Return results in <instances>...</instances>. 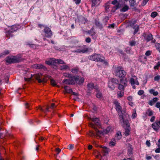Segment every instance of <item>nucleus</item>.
I'll return each instance as SVG.
<instances>
[{
	"label": "nucleus",
	"instance_id": "obj_51",
	"mask_svg": "<svg viewBox=\"0 0 160 160\" xmlns=\"http://www.w3.org/2000/svg\"><path fill=\"white\" fill-rule=\"evenodd\" d=\"M146 145L148 147H149L151 145V143L150 141L147 140L146 142Z\"/></svg>",
	"mask_w": 160,
	"mask_h": 160
},
{
	"label": "nucleus",
	"instance_id": "obj_45",
	"mask_svg": "<svg viewBox=\"0 0 160 160\" xmlns=\"http://www.w3.org/2000/svg\"><path fill=\"white\" fill-rule=\"evenodd\" d=\"M151 51L149 50L147 51L145 53V55L146 56H149L151 54Z\"/></svg>",
	"mask_w": 160,
	"mask_h": 160
},
{
	"label": "nucleus",
	"instance_id": "obj_19",
	"mask_svg": "<svg viewBox=\"0 0 160 160\" xmlns=\"http://www.w3.org/2000/svg\"><path fill=\"white\" fill-rule=\"evenodd\" d=\"M120 83L127 86L128 84V80L126 78H122L120 80Z\"/></svg>",
	"mask_w": 160,
	"mask_h": 160
},
{
	"label": "nucleus",
	"instance_id": "obj_3",
	"mask_svg": "<svg viewBox=\"0 0 160 160\" xmlns=\"http://www.w3.org/2000/svg\"><path fill=\"white\" fill-rule=\"evenodd\" d=\"M111 3L115 6L113 7V9L117 10L120 8L122 9L121 10H128V7L125 3L124 0H121L118 2L117 0H114Z\"/></svg>",
	"mask_w": 160,
	"mask_h": 160
},
{
	"label": "nucleus",
	"instance_id": "obj_47",
	"mask_svg": "<svg viewBox=\"0 0 160 160\" xmlns=\"http://www.w3.org/2000/svg\"><path fill=\"white\" fill-rule=\"evenodd\" d=\"M148 0H143L142 3V6L145 5V4H146Z\"/></svg>",
	"mask_w": 160,
	"mask_h": 160
},
{
	"label": "nucleus",
	"instance_id": "obj_6",
	"mask_svg": "<svg viewBox=\"0 0 160 160\" xmlns=\"http://www.w3.org/2000/svg\"><path fill=\"white\" fill-rule=\"evenodd\" d=\"M21 57L20 55L15 56H9L6 59V61L8 63H15L20 62L21 61Z\"/></svg>",
	"mask_w": 160,
	"mask_h": 160
},
{
	"label": "nucleus",
	"instance_id": "obj_32",
	"mask_svg": "<svg viewBox=\"0 0 160 160\" xmlns=\"http://www.w3.org/2000/svg\"><path fill=\"white\" fill-rule=\"evenodd\" d=\"M137 115L136 111L135 110L133 111L132 113V119H134L137 117Z\"/></svg>",
	"mask_w": 160,
	"mask_h": 160
},
{
	"label": "nucleus",
	"instance_id": "obj_63",
	"mask_svg": "<svg viewBox=\"0 0 160 160\" xmlns=\"http://www.w3.org/2000/svg\"><path fill=\"white\" fill-rule=\"evenodd\" d=\"M56 106H55V104L54 103H52L51 105V106L50 107V108H54Z\"/></svg>",
	"mask_w": 160,
	"mask_h": 160
},
{
	"label": "nucleus",
	"instance_id": "obj_36",
	"mask_svg": "<svg viewBox=\"0 0 160 160\" xmlns=\"http://www.w3.org/2000/svg\"><path fill=\"white\" fill-rule=\"evenodd\" d=\"M63 75L65 77H68L69 78H73L71 75L70 74L68 73H63Z\"/></svg>",
	"mask_w": 160,
	"mask_h": 160
},
{
	"label": "nucleus",
	"instance_id": "obj_33",
	"mask_svg": "<svg viewBox=\"0 0 160 160\" xmlns=\"http://www.w3.org/2000/svg\"><path fill=\"white\" fill-rule=\"evenodd\" d=\"M87 86L89 90L93 89L94 88L93 84L92 83H90L88 84Z\"/></svg>",
	"mask_w": 160,
	"mask_h": 160
},
{
	"label": "nucleus",
	"instance_id": "obj_5",
	"mask_svg": "<svg viewBox=\"0 0 160 160\" xmlns=\"http://www.w3.org/2000/svg\"><path fill=\"white\" fill-rule=\"evenodd\" d=\"M89 58L93 61L103 62L105 65L107 64V62L104 60V58L99 54H95L90 56Z\"/></svg>",
	"mask_w": 160,
	"mask_h": 160
},
{
	"label": "nucleus",
	"instance_id": "obj_4",
	"mask_svg": "<svg viewBox=\"0 0 160 160\" xmlns=\"http://www.w3.org/2000/svg\"><path fill=\"white\" fill-rule=\"evenodd\" d=\"M113 73L119 78H124L126 75V72L122 70V67H118L113 69Z\"/></svg>",
	"mask_w": 160,
	"mask_h": 160
},
{
	"label": "nucleus",
	"instance_id": "obj_57",
	"mask_svg": "<svg viewBox=\"0 0 160 160\" xmlns=\"http://www.w3.org/2000/svg\"><path fill=\"white\" fill-rule=\"evenodd\" d=\"M158 100V99L157 98H154L152 100V101H153V103H155V102H156Z\"/></svg>",
	"mask_w": 160,
	"mask_h": 160
},
{
	"label": "nucleus",
	"instance_id": "obj_28",
	"mask_svg": "<svg viewBox=\"0 0 160 160\" xmlns=\"http://www.w3.org/2000/svg\"><path fill=\"white\" fill-rule=\"evenodd\" d=\"M64 89L65 92L67 93H71L72 92V90L67 87H64Z\"/></svg>",
	"mask_w": 160,
	"mask_h": 160
},
{
	"label": "nucleus",
	"instance_id": "obj_58",
	"mask_svg": "<svg viewBox=\"0 0 160 160\" xmlns=\"http://www.w3.org/2000/svg\"><path fill=\"white\" fill-rule=\"evenodd\" d=\"M56 151L57 152V154H58L61 151V150L59 148H57L56 149Z\"/></svg>",
	"mask_w": 160,
	"mask_h": 160
},
{
	"label": "nucleus",
	"instance_id": "obj_42",
	"mask_svg": "<svg viewBox=\"0 0 160 160\" xmlns=\"http://www.w3.org/2000/svg\"><path fill=\"white\" fill-rule=\"evenodd\" d=\"M155 47L159 52H160V44L158 43H156Z\"/></svg>",
	"mask_w": 160,
	"mask_h": 160
},
{
	"label": "nucleus",
	"instance_id": "obj_55",
	"mask_svg": "<svg viewBox=\"0 0 160 160\" xmlns=\"http://www.w3.org/2000/svg\"><path fill=\"white\" fill-rule=\"evenodd\" d=\"M74 1L76 4H78L80 3L81 0H74Z\"/></svg>",
	"mask_w": 160,
	"mask_h": 160
},
{
	"label": "nucleus",
	"instance_id": "obj_52",
	"mask_svg": "<svg viewBox=\"0 0 160 160\" xmlns=\"http://www.w3.org/2000/svg\"><path fill=\"white\" fill-rule=\"evenodd\" d=\"M92 7L95 6L96 4V0H92Z\"/></svg>",
	"mask_w": 160,
	"mask_h": 160
},
{
	"label": "nucleus",
	"instance_id": "obj_50",
	"mask_svg": "<svg viewBox=\"0 0 160 160\" xmlns=\"http://www.w3.org/2000/svg\"><path fill=\"white\" fill-rule=\"evenodd\" d=\"M144 92L142 90H140L138 92V94L139 95H142Z\"/></svg>",
	"mask_w": 160,
	"mask_h": 160
},
{
	"label": "nucleus",
	"instance_id": "obj_22",
	"mask_svg": "<svg viewBox=\"0 0 160 160\" xmlns=\"http://www.w3.org/2000/svg\"><path fill=\"white\" fill-rule=\"evenodd\" d=\"M130 127L128 128H125V131L124 132V134L125 136H128L130 133Z\"/></svg>",
	"mask_w": 160,
	"mask_h": 160
},
{
	"label": "nucleus",
	"instance_id": "obj_64",
	"mask_svg": "<svg viewBox=\"0 0 160 160\" xmlns=\"http://www.w3.org/2000/svg\"><path fill=\"white\" fill-rule=\"evenodd\" d=\"M9 53V51H6L3 52V54L6 55H7V54H8Z\"/></svg>",
	"mask_w": 160,
	"mask_h": 160
},
{
	"label": "nucleus",
	"instance_id": "obj_43",
	"mask_svg": "<svg viewBox=\"0 0 160 160\" xmlns=\"http://www.w3.org/2000/svg\"><path fill=\"white\" fill-rule=\"evenodd\" d=\"M78 70L76 68L73 69L72 70V72L74 74L77 73H78Z\"/></svg>",
	"mask_w": 160,
	"mask_h": 160
},
{
	"label": "nucleus",
	"instance_id": "obj_25",
	"mask_svg": "<svg viewBox=\"0 0 160 160\" xmlns=\"http://www.w3.org/2000/svg\"><path fill=\"white\" fill-rule=\"evenodd\" d=\"M55 66L58 64H64V62L61 59H55Z\"/></svg>",
	"mask_w": 160,
	"mask_h": 160
},
{
	"label": "nucleus",
	"instance_id": "obj_17",
	"mask_svg": "<svg viewBox=\"0 0 160 160\" xmlns=\"http://www.w3.org/2000/svg\"><path fill=\"white\" fill-rule=\"evenodd\" d=\"M129 2L130 6V9H135L137 6L135 3V0H129Z\"/></svg>",
	"mask_w": 160,
	"mask_h": 160
},
{
	"label": "nucleus",
	"instance_id": "obj_14",
	"mask_svg": "<svg viewBox=\"0 0 160 160\" xmlns=\"http://www.w3.org/2000/svg\"><path fill=\"white\" fill-rule=\"evenodd\" d=\"M153 129L155 131H158L160 128V120L156 121L152 124Z\"/></svg>",
	"mask_w": 160,
	"mask_h": 160
},
{
	"label": "nucleus",
	"instance_id": "obj_56",
	"mask_svg": "<svg viewBox=\"0 0 160 160\" xmlns=\"http://www.w3.org/2000/svg\"><path fill=\"white\" fill-rule=\"evenodd\" d=\"M128 104L129 105L132 107L134 105L132 101L129 102Z\"/></svg>",
	"mask_w": 160,
	"mask_h": 160
},
{
	"label": "nucleus",
	"instance_id": "obj_62",
	"mask_svg": "<svg viewBox=\"0 0 160 160\" xmlns=\"http://www.w3.org/2000/svg\"><path fill=\"white\" fill-rule=\"evenodd\" d=\"M146 158L147 160H149L152 158V157L150 156H147L146 157Z\"/></svg>",
	"mask_w": 160,
	"mask_h": 160
},
{
	"label": "nucleus",
	"instance_id": "obj_26",
	"mask_svg": "<svg viewBox=\"0 0 160 160\" xmlns=\"http://www.w3.org/2000/svg\"><path fill=\"white\" fill-rule=\"evenodd\" d=\"M61 70H69L70 69V67L67 65H63L62 66L60 67Z\"/></svg>",
	"mask_w": 160,
	"mask_h": 160
},
{
	"label": "nucleus",
	"instance_id": "obj_30",
	"mask_svg": "<svg viewBox=\"0 0 160 160\" xmlns=\"http://www.w3.org/2000/svg\"><path fill=\"white\" fill-rule=\"evenodd\" d=\"M139 27L138 25H135L133 28V29H134V31L133 33L134 34L137 33L138 31Z\"/></svg>",
	"mask_w": 160,
	"mask_h": 160
},
{
	"label": "nucleus",
	"instance_id": "obj_54",
	"mask_svg": "<svg viewBox=\"0 0 160 160\" xmlns=\"http://www.w3.org/2000/svg\"><path fill=\"white\" fill-rule=\"evenodd\" d=\"M155 152L156 153H158L160 152V148H158L155 150Z\"/></svg>",
	"mask_w": 160,
	"mask_h": 160
},
{
	"label": "nucleus",
	"instance_id": "obj_18",
	"mask_svg": "<svg viewBox=\"0 0 160 160\" xmlns=\"http://www.w3.org/2000/svg\"><path fill=\"white\" fill-rule=\"evenodd\" d=\"M122 138V135L121 134V132L120 131H118L117 132L116 136L114 138L116 140H118L121 138Z\"/></svg>",
	"mask_w": 160,
	"mask_h": 160
},
{
	"label": "nucleus",
	"instance_id": "obj_11",
	"mask_svg": "<svg viewBox=\"0 0 160 160\" xmlns=\"http://www.w3.org/2000/svg\"><path fill=\"white\" fill-rule=\"evenodd\" d=\"M120 117L121 118L120 120V122L122 125L125 128L130 127V124L128 121L124 120L122 116Z\"/></svg>",
	"mask_w": 160,
	"mask_h": 160
},
{
	"label": "nucleus",
	"instance_id": "obj_60",
	"mask_svg": "<svg viewBox=\"0 0 160 160\" xmlns=\"http://www.w3.org/2000/svg\"><path fill=\"white\" fill-rule=\"evenodd\" d=\"M156 106L158 108H160V102H158L156 104Z\"/></svg>",
	"mask_w": 160,
	"mask_h": 160
},
{
	"label": "nucleus",
	"instance_id": "obj_34",
	"mask_svg": "<svg viewBox=\"0 0 160 160\" xmlns=\"http://www.w3.org/2000/svg\"><path fill=\"white\" fill-rule=\"evenodd\" d=\"M131 46H135L137 43V42L134 40H131L129 42Z\"/></svg>",
	"mask_w": 160,
	"mask_h": 160
},
{
	"label": "nucleus",
	"instance_id": "obj_61",
	"mask_svg": "<svg viewBox=\"0 0 160 160\" xmlns=\"http://www.w3.org/2000/svg\"><path fill=\"white\" fill-rule=\"evenodd\" d=\"M155 117L154 116L152 117L150 119V121L151 122H153L154 120Z\"/></svg>",
	"mask_w": 160,
	"mask_h": 160
},
{
	"label": "nucleus",
	"instance_id": "obj_20",
	"mask_svg": "<svg viewBox=\"0 0 160 160\" xmlns=\"http://www.w3.org/2000/svg\"><path fill=\"white\" fill-rule=\"evenodd\" d=\"M100 147L102 148V151L104 153V155H105L106 154H107L109 151V149L105 146H101Z\"/></svg>",
	"mask_w": 160,
	"mask_h": 160
},
{
	"label": "nucleus",
	"instance_id": "obj_23",
	"mask_svg": "<svg viewBox=\"0 0 160 160\" xmlns=\"http://www.w3.org/2000/svg\"><path fill=\"white\" fill-rule=\"evenodd\" d=\"M33 67V68L36 69H41L44 68V66L42 64H34Z\"/></svg>",
	"mask_w": 160,
	"mask_h": 160
},
{
	"label": "nucleus",
	"instance_id": "obj_53",
	"mask_svg": "<svg viewBox=\"0 0 160 160\" xmlns=\"http://www.w3.org/2000/svg\"><path fill=\"white\" fill-rule=\"evenodd\" d=\"M85 41L86 42L88 43H89L91 42V39L89 38H87L86 40Z\"/></svg>",
	"mask_w": 160,
	"mask_h": 160
},
{
	"label": "nucleus",
	"instance_id": "obj_27",
	"mask_svg": "<svg viewBox=\"0 0 160 160\" xmlns=\"http://www.w3.org/2000/svg\"><path fill=\"white\" fill-rule=\"evenodd\" d=\"M126 86L119 83L118 86V89L120 90H123Z\"/></svg>",
	"mask_w": 160,
	"mask_h": 160
},
{
	"label": "nucleus",
	"instance_id": "obj_49",
	"mask_svg": "<svg viewBox=\"0 0 160 160\" xmlns=\"http://www.w3.org/2000/svg\"><path fill=\"white\" fill-rule=\"evenodd\" d=\"M96 96L98 98H100L102 97V94L100 92H98Z\"/></svg>",
	"mask_w": 160,
	"mask_h": 160
},
{
	"label": "nucleus",
	"instance_id": "obj_31",
	"mask_svg": "<svg viewBox=\"0 0 160 160\" xmlns=\"http://www.w3.org/2000/svg\"><path fill=\"white\" fill-rule=\"evenodd\" d=\"M124 92L122 91L118 92L117 93L118 96L119 98L122 97L124 95Z\"/></svg>",
	"mask_w": 160,
	"mask_h": 160
},
{
	"label": "nucleus",
	"instance_id": "obj_48",
	"mask_svg": "<svg viewBox=\"0 0 160 160\" xmlns=\"http://www.w3.org/2000/svg\"><path fill=\"white\" fill-rule=\"evenodd\" d=\"M127 99L129 102L132 101V97L131 96H129L127 97Z\"/></svg>",
	"mask_w": 160,
	"mask_h": 160
},
{
	"label": "nucleus",
	"instance_id": "obj_35",
	"mask_svg": "<svg viewBox=\"0 0 160 160\" xmlns=\"http://www.w3.org/2000/svg\"><path fill=\"white\" fill-rule=\"evenodd\" d=\"M51 84L53 86H57V83L53 79H52L51 80Z\"/></svg>",
	"mask_w": 160,
	"mask_h": 160
},
{
	"label": "nucleus",
	"instance_id": "obj_12",
	"mask_svg": "<svg viewBox=\"0 0 160 160\" xmlns=\"http://www.w3.org/2000/svg\"><path fill=\"white\" fill-rule=\"evenodd\" d=\"M114 104L116 107V109L118 113H121L122 112V107L120 106V104L118 102V101L115 100L114 102Z\"/></svg>",
	"mask_w": 160,
	"mask_h": 160
},
{
	"label": "nucleus",
	"instance_id": "obj_2",
	"mask_svg": "<svg viewBox=\"0 0 160 160\" xmlns=\"http://www.w3.org/2000/svg\"><path fill=\"white\" fill-rule=\"evenodd\" d=\"M68 79H65L63 82L66 84H74L76 83L78 84H82L84 82V79L83 78H79L77 76L73 77L72 78H69Z\"/></svg>",
	"mask_w": 160,
	"mask_h": 160
},
{
	"label": "nucleus",
	"instance_id": "obj_46",
	"mask_svg": "<svg viewBox=\"0 0 160 160\" xmlns=\"http://www.w3.org/2000/svg\"><path fill=\"white\" fill-rule=\"evenodd\" d=\"M160 78V76L159 75H158L155 76L154 78V80L155 81H158Z\"/></svg>",
	"mask_w": 160,
	"mask_h": 160
},
{
	"label": "nucleus",
	"instance_id": "obj_8",
	"mask_svg": "<svg viewBox=\"0 0 160 160\" xmlns=\"http://www.w3.org/2000/svg\"><path fill=\"white\" fill-rule=\"evenodd\" d=\"M34 77L36 79L38 80L39 82H46L48 80L47 78H49V76H45L43 77L41 73L36 74L34 76Z\"/></svg>",
	"mask_w": 160,
	"mask_h": 160
},
{
	"label": "nucleus",
	"instance_id": "obj_24",
	"mask_svg": "<svg viewBox=\"0 0 160 160\" xmlns=\"http://www.w3.org/2000/svg\"><path fill=\"white\" fill-rule=\"evenodd\" d=\"M116 140L113 139H112L109 143V145L110 146L113 147L116 144Z\"/></svg>",
	"mask_w": 160,
	"mask_h": 160
},
{
	"label": "nucleus",
	"instance_id": "obj_38",
	"mask_svg": "<svg viewBox=\"0 0 160 160\" xmlns=\"http://www.w3.org/2000/svg\"><path fill=\"white\" fill-rule=\"evenodd\" d=\"M110 4V2L108 1L106 3L105 8L106 9H108L109 8V5Z\"/></svg>",
	"mask_w": 160,
	"mask_h": 160
},
{
	"label": "nucleus",
	"instance_id": "obj_37",
	"mask_svg": "<svg viewBox=\"0 0 160 160\" xmlns=\"http://www.w3.org/2000/svg\"><path fill=\"white\" fill-rule=\"evenodd\" d=\"M146 114L148 116H150L153 115V113L152 111L148 110L146 112Z\"/></svg>",
	"mask_w": 160,
	"mask_h": 160
},
{
	"label": "nucleus",
	"instance_id": "obj_21",
	"mask_svg": "<svg viewBox=\"0 0 160 160\" xmlns=\"http://www.w3.org/2000/svg\"><path fill=\"white\" fill-rule=\"evenodd\" d=\"M27 74L28 76H27V78H25L24 79L26 81H29L32 77V75L29 72H28Z\"/></svg>",
	"mask_w": 160,
	"mask_h": 160
},
{
	"label": "nucleus",
	"instance_id": "obj_40",
	"mask_svg": "<svg viewBox=\"0 0 160 160\" xmlns=\"http://www.w3.org/2000/svg\"><path fill=\"white\" fill-rule=\"evenodd\" d=\"M74 145L71 144L69 145L68 146L67 148L70 150H72L74 148Z\"/></svg>",
	"mask_w": 160,
	"mask_h": 160
},
{
	"label": "nucleus",
	"instance_id": "obj_16",
	"mask_svg": "<svg viewBox=\"0 0 160 160\" xmlns=\"http://www.w3.org/2000/svg\"><path fill=\"white\" fill-rule=\"evenodd\" d=\"M55 58H50L49 60H46L45 62V63L48 65H52L55 66Z\"/></svg>",
	"mask_w": 160,
	"mask_h": 160
},
{
	"label": "nucleus",
	"instance_id": "obj_9",
	"mask_svg": "<svg viewBox=\"0 0 160 160\" xmlns=\"http://www.w3.org/2000/svg\"><path fill=\"white\" fill-rule=\"evenodd\" d=\"M20 26L18 25H14L12 27L9 31L6 32V35L7 37H10L12 36L11 33L17 31L20 28Z\"/></svg>",
	"mask_w": 160,
	"mask_h": 160
},
{
	"label": "nucleus",
	"instance_id": "obj_15",
	"mask_svg": "<svg viewBox=\"0 0 160 160\" xmlns=\"http://www.w3.org/2000/svg\"><path fill=\"white\" fill-rule=\"evenodd\" d=\"M44 35L47 37L49 38L52 35V33L50 29L46 27L44 29Z\"/></svg>",
	"mask_w": 160,
	"mask_h": 160
},
{
	"label": "nucleus",
	"instance_id": "obj_13",
	"mask_svg": "<svg viewBox=\"0 0 160 160\" xmlns=\"http://www.w3.org/2000/svg\"><path fill=\"white\" fill-rule=\"evenodd\" d=\"M88 51V49L85 46H83L82 47H79V48L75 51L76 52L79 53H84L87 52Z\"/></svg>",
	"mask_w": 160,
	"mask_h": 160
},
{
	"label": "nucleus",
	"instance_id": "obj_41",
	"mask_svg": "<svg viewBox=\"0 0 160 160\" xmlns=\"http://www.w3.org/2000/svg\"><path fill=\"white\" fill-rule=\"evenodd\" d=\"M157 13L156 12H154L151 14V16L152 18H155L157 15Z\"/></svg>",
	"mask_w": 160,
	"mask_h": 160
},
{
	"label": "nucleus",
	"instance_id": "obj_59",
	"mask_svg": "<svg viewBox=\"0 0 160 160\" xmlns=\"http://www.w3.org/2000/svg\"><path fill=\"white\" fill-rule=\"evenodd\" d=\"M38 109H40V110L42 112H45V111L43 108L41 106H39L38 107Z\"/></svg>",
	"mask_w": 160,
	"mask_h": 160
},
{
	"label": "nucleus",
	"instance_id": "obj_29",
	"mask_svg": "<svg viewBox=\"0 0 160 160\" xmlns=\"http://www.w3.org/2000/svg\"><path fill=\"white\" fill-rule=\"evenodd\" d=\"M150 93L152 94L154 96H157L158 94L157 91H155L153 89H151L149 91Z\"/></svg>",
	"mask_w": 160,
	"mask_h": 160
},
{
	"label": "nucleus",
	"instance_id": "obj_44",
	"mask_svg": "<svg viewBox=\"0 0 160 160\" xmlns=\"http://www.w3.org/2000/svg\"><path fill=\"white\" fill-rule=\"evenodd\" d=\"M160 66V62H158L156 66L154 67V68L155 69H158V68Z\"/></svg>",
	"mask_w": 160,
	"mask_h": 160
},
{
	"label": "nucleus",
	"instance_id": "obj_39",
	"mask_svg": "<svg viewBox=\"0 0 160 160\" xmlns=\"http://www.w3.org/2000/svg\"><path fill=\"white\" fill-rule=\"evenodd\" d=\"M152 35L151 34H149L148 35L147 37V40L148 41H149L151 40L152 39Z\"/></svg>",
	"mask_w": 160,
	"mask_h": 160
},
{
	"label": "nucleus",
	"instance_id": "obj_10",
	"mask_svg": "<svg viewBox=\"0 0 160 160\" xmlns=\"http://www.w3.org/2000/svg\"><path fill=\"white\" fill-rule=\"evenodd\" d=\"M129 82L132 86V88L133 89L135 88V87L134 85H138L139 83L138 81V78L135 76H133L130 79Z\"/></svg>",
	"mask_w": 160,
	"mask_h": 160
},
{
	"label": "nucleus",
	"instance_id": "obj_7",
	"mask_svg": "<svg viewBox=\"0 0 160 160\" xmlns=\"http://www.w3.org/2000/svg\"><path fill=\"white\" fill-rule=\"evenodd\" d=\"M118 82V81L116 78H111L108 81V87L111 89L114 90Z\"/></svg>",
	"mask_w": 160,
	"mask_h": 160
},
{
	"label": "nucleus",
	"instance_id": "obj_1",
	"mask_svg": "<svg viewBox=\"0 0 160 160\" xmlns=\"http://www.w3.org/2000/svg\"><path fill=\"white\" fill-rule=\"evenodd\" d=\"M91 120L92 122L90 123L89 126L90 127L94 128L95 134L93 131H90L88 135L91 137L95 136L97 137L98 138L101 139L104 137L105 134L111 132L113 130L112 128L110 126L107 127L105 129L103 130V132L99 130L97 128H96L95 127V125L99 128L100 124L99 119L97 118H92Z\"/></svg>",
	"mask_w": 160,
	"mask_h": 160
}]
</instances>
